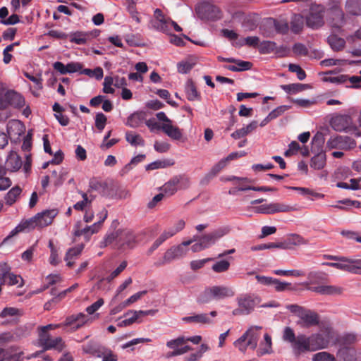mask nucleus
Returning a JSON list of instances; mask_svg holds the SVG:
<instances>
[{
    "label": "nucleus",
    "instance_id": "obj_26",
    "mask_svg": "<svg viewBox=\"0 0 361 361\" xmlns=\"http://www.w3.org/2000/svg\"><path fill=\"white\" fill-rule=\"evenodd\" d=\"M185 91L187 99L189 101H200L201 99V94L197 91V87L192 80H188L187 81Z\"/></svg>",
    "mask_w": 361,
    "mask_h": 361
},
{
    "label": "nucleus",
    "instance_id": "obj_56",
    "mask_svg": "<svg viewBox=\"0 0 361 361\" xmlns=\"http://www.w3.org/2000/svg\"><path fill=\"white\" fill-rule=\"evenodd\" d=\"M146 156L145 154H139L135 157H133L130 161L126 164L124 167V169L126 171V173L132 169V166H135L137 164L142 162L145 159Z\"/></svg>",
    "mask_w": 361,
    "mask_h": 361
},
{
    "label": "nucleus",
    "instance_id": "obj_1",
    "mask_svg": "<svg viewBox=\"0 0 361 361\" xmlns=\"http://www.w3.org/2000/svg\"><path fill=\"white\" fill-rule=\"evenodd\" d=\"M282 338L290 344L295 354L300 355L326 348L332 336L331 330L328 328L322 329L310 336L304 334H299L296 336L292 328L286 326L283 329Z\"/></svg>",
    "mask_w": 361,
    "mask_h": 361
},
{
    "label": "nucleus",
    "instance_id": "obj_44",
    "mask_svg": "<svg viewBox=\"0 0 361 361\" xmlns=\"http://www.w3.org/2000/svg\"><path fill=\"white\" fill-rule=\"evenodd\" d=\"M84 248V245L82 244L78 245L76 247L70 248L65 256V260L73 259L74 258H77L82 252Z\"/></svg>",
    "mask_w": 361,
    "mask_h": 361
},
{
    "label": "nucleus",
    "instance_id": "obj_49",
    "mask_svg": "<svg viewBox=\"0 0 361 361\" xmlns=\"http://www.w3.org/2000/svg\"><path fill=\"white\" fill-rule=\"evenodd\" d=\"M323 80L335 84H345L348 80V76L341 74L337 76L325 77L323 78Z\"/></svg>",
    "mask_w": 361,
    "mask_h": 361
},
{
    "label": "nucleus",
    "instance_id": "obj_51",
    "mask_svg": "<svg viewBox=\"0 0 361 361\" xmlns=\"http://www.w3.org/2000/svg\"><path fill=\"white\" fill-rule=\"evenodd\" d=\"M107 118L103 113H97L95 116V126L102 131L105 128Z\"/></svg>",
    "mask_w": 361,
    "mask_h": 361
},
{
    "label": "nucleus",
    "instance_id": "obj_28",
    "mask_svg": "<svg viewBox=\"0 0 361 361\" xmlns=\"http://www.w3.org/2000/svg\"><path fill=\"white\" fill-rule=\"evenodd\" d=\"M283 243L288 247L285 248V250H290L293 249L294 246L307 244V240L302 236L295 233L290 235L288 238L283 241Z\"/></svg>",
    "mask_w": 361,
    "mask_h": 361
},
{
    "label": "nucleus",
    "instance_id": "obj_27",
    "mask_svg": "<svg viewBox=\"0 0 361 361\" xmlns=\"http://www.w3.org/2000/svg\"><path fill=\"white\" fill-rule=\"evenodd\" d=\"M162 130L171 139L179 140L183 136L182 130L177 126L171 123H164L161 126Z\"/></svg>",
    "mask_w": 361,
    "mask_h": 361
},
{
    "label": "nucleus",
    "instance_id": "obj_4",
    "mask_svg": "<svg viewBox=\"0 0 361 361\" xmlns=\"http://www.w3.org/2000/svg\"><path fill=\"white\" fill-rule=\"evenodd\" d=\"M338 262H323L322 265L331 267L341 271H348L355 274H361V259L340 257Z\"/></svg>",
    "mask_w": 361,
    "mask_h": 361
},
{
    "label": "nucleus",
    "instance_id": "obj_25",
    "mask_svg": "<svg viewBox=\"0 0 361 361\" xmlns=\"http://www.w3.org/2000/svg\"><path fill=\"white\" fill-rule=\"evenodd\" d=\"M6 166L11 171H17L22 166L20 157L15 152H11L6 159Z\"/></svg>",
    "mask_w": 361,
    "mask_h": 361
},
{
    "label": "nucleus",
    "instance_id": "obj_38",
    "mask_svg": "<svg viewBox=\"0 0 361 361\" xmlns=\"http://www.w3.org/2000/svg\"><path fill=\"white\" fill-rule=\"evenodd\" d=\"M176 259L178 258L175 255L174 251L173 250V248L171 247L165 252L163 258L156 262L154 263V265L156 267H161L166 264L170 263L171 262Z\"/></svg>",
    "mask_w": 361,
    "mask_h": 361
},
{
    "label": "nucleus",
    "instance_id": "obj_58",
    "mask_svg": "<svg viewBox=\"0 0 361 361\" xmlns=\"http://www.w3.org/2000/svg\"><path fill=\"white\" fill-rule=\"evenodd\" d=\"M161 98L166 99V102L173 107L178 106L177 103L170 99V93L168 90L160 89L156 92Z\"/></svg>",
    "mask_w": 361,
    "mask_h": 361
},
{
    "label": "nucleus",
    "instance_id": "obj_6",
    "mask_svg": "<svg viewBox=\"0 0 361 361\" xmlns=\"http://www.w3.org/2000/svg\"><path fill=\"white\" fill-rule=\"evenodd\" d=\"M190 185V178L185 175H178L172 177L166 182L160 190L164 195L171 196L174 195L178 189H187Z\"/></svg>",
    "mask_w": 361,
    "mask_h": 361
},
{
    "label": "nucleus",
    "instance_id": "obj_8",
    "mask_svg": "<svg viewBox=\"0 0 361 361\" xmlns=\"http://www.w3.org/2000/svg\"><path fill=\"white\" fill-rule=\"evenodd\" d=\"M351 118L348 115H339L331 118V126L336 131H345L355 135L356 137L361 136L360 130L355 126H351Z\"/></svg>",
    "mask_w": 361,
    "mask_h": 361
},
{
    "label": "nucleus",
    "instance_id": "obj_57",
    "mask_svg": "<svg viewBox=\"0 0 361 361\" xmlns=\"http://www.w3.org/2000/svg\"><path fill=\"white\" fill-rule=\"evenodd\" d=\"M293 51L296 56H306L308 54L307 47L301 43H295L293 47Z\"/></svg>",
    "mask_w": 361,
    "mask_h": 361
},
{
    "label": "nucleus",
    "instance_id": "obj_60",
    "mask_svg": "<svg viewBox=\"0 0 361 361\" xmlns=\"http://www.w3.org/2000/svg\"><path fill=\"white\" fill-rule=\"evenodd\" d=\"M23 355V352H20L18 353H6L4 355V357L1 360L3 361H23V358L22 355Z\"/></svg>",
    "mask_w": 361,
    "mask_h": 361
},
{
    "label": "nucleus",
    "instance_id": "obj_9",
    "mask_svg": "<svg viewBox=\"0 0 361 361\" xmlns=\"http://www.w3.org/2000/svg\"><path fill=\"white\" fill-rule=\"evenodd\" d=\"M199 18L204 20L215 21L221 18L222 13L220 8L209 2L199 4L196 8Z\"/></svg>",
    "mask_w": 361,
    "mask_h": 361
},
{
    "label": "nucleus",
    "instance_id": "obj_46",
    "mask_svg": "<svg viewBox=\"0 0 361 361\" xmlns=\"http://www.w3.org/2000/svg\"><path fill=\"white\" fill-rule=\"evenodd\" d=\"M272 286H274L275 290L277 292H282L286 290H294V288L291 287L290 283L281 281L277 279H274Z\"/></svg>",
    "mask_w": 361,
    "mask_h": 361
},
{
    "label": "nucleus",
    "instance_id": "obj_52",
    "mask_svg": "<svg viewBox=\"0 0 361 361\" xmlns=\"http://www.w3.org/2000/svg\"><path fill=\"white\" fill-rule=\"evenodd\" d=\"M243 41V42L240 44V46L247 45L255 48L259 45V38L257 36L247 37Z\"/></svg>",
    "mask_w": 361,
    "mask_h": 361
},
{
    "label": "nucleus",
    "instance_id": "obj_39",
    "mask_svg": "<svg viewBox=\"0 0 361 361\" xmlns=\"http://www.w3.org/2000/svg\"><path fill=\"white\" fill-rule=\"evenodd\" d=\"M276 43L273 41H263L258 47L259 51L262 54L274 53L276 50Z\"/></svg>",
    "mask_w": 361,
    "mask_h": 361
},
{
    "label": "nucleus",
    "instance_id": "obj_5",
    "mask_svg": "<svg viewBox=\"0 0 361 361\" xmlns=\"http://www.w3.org/2000/svg\"><path fill=\"white\" fill-rule=\"evenodd\" d=\"M201 340L202 337L200 336H195L187 338L183 336H180L176 339L168 341L166 345L168 348L173 349V351L171 353V356H178L191 350L190 346L185 345L188 341H191L194 344H198Z\"/></svg>",
    "mask_w": 361,
    "mask_h": 361
},
{
    "label": "nucleus",
    "instance_id": "obj_29",
    "mask_svg": "<svg viewBox=\"0 0 361 361\" xmlns=\"http://www.w3.org/2000/svg\"><path fill=\"white\" fill-rule=\"evenodd\" d=\"M327 42L331 48L336 51H338L343 49L345 44V40L336 35H331L329 36L327 38Z\"/></svg>",
    "mask_w": 361,
    "mask_h": 361
},
{
    "label": "nucleus",
    "instance_id": "obj_13",
    "mask_svg": "<svg viewBox=\"0 0 361 361\" xmlns=\"http://www.w3.org/2000/svg\"><path fill=\"white\" fill-rule=\"evenodd\" d=\"M324 8L321 5L312 6L306 19V24L312 29H318L324 24Z\"/></svg>",
    "mask_w": 361,
    "mask_h": 361
},
{
    "label": "nucleus",
    "instance_id": "obj_20",
    "mask_svg": "<svg viewBox=\"0 0 361 361\" xmlns=\"http://www.w3.org/2000/svg\"><path fill=\"white\" fill-rule=\"evenodd\" d=\"M212 290L213 292V297L216 300L231 298L235 295V292L233 288L228 286H212Z\"/></svg>",
    "mask_w": 361,
    "mask_h": 361
},
{
    "label": "nucleus",
    "instance_id": "obj_7",
    "mask_svg": "<svg viewBox=\"0 0 361 361\" xmlns=\"http://www.w3.org/2000/svg\"><path fill=\"white\" fill-rule=\"evenodd\" d=\"M260 300L258 297L251 295H244L237 298L238 308L233 310V315H247L250 314L258 305Z\"/></svg>",
    "mask_w": 361,
    "mask_h": 361
},
{
    "label": "nucleus",
    "instance_id": "obj_16",
    "mask_svg": "<svg viewBox=\"0 0 361 361\" xmlns=\"http://www.w3.org/2000/svg\"><path fill=\"white\" fill-rule=\"evenodd\" d=\"M217 60L220 62H227V63H233L235 65H226L224 68L226 70L233 71V72H240L250 70L252 64L249 61H245L240 59H236L235 58H224L223 56H219L217 57Z\"/></svg>",
    "mask_w": 361,
    "mask_h": 361
},
{
    "label": "nucleus",
    "instance_id": "obj_2",
    "mask_svg": "<svg viewBox=\"0 0 361 361\" xmlns=\"http://www.w3.org/2000/svg\"><path fill=\"white\" fill-rule=\"evenodd\" d=\"M57 209H47L37 213L33 217L21 222L11 233V235L23 231L25 229L31 230L35 228H42L51 224L54 218L57 216Z\"/></svg>",
    "mask_w": 361,
    "mask_h": 361
},
{
    "label": "nucleus",
    "instance_id": "obj_54",
    "mask_svg": "<svg viewBox=\"0 0 361 361\" xmlns=\"http://www.w3.org/2000/svg\"><path fill=\"white\" fill-rule=\"evenodd\" d=\"M20 310L16 307H5L0 314V317L1 318H5L7 317H13L16 315H20Z\"/></svg>",
    "mask_w": 361,
    "mask_h": 361
},
{
    "label": "nucleus",
    "instance_id": "obj_22",
    "mask_svg": "<svg viewBox=\"0 0 361 361\" xmlns=\"http://www.w3.org/2000/svg\"><path fill=\"white\" fill-rule=\"evenodd\" d=\"M267 26L269 28H274L275 32L281 35H286L289 30V25L287 22L273 18L267 20Z\"/></svg>",
    "mask_w": 361,
    "mask_h": 361
},
{
    "label": "nucleus",
    "instance_id": "obj_15",
    "mask_svg": "<svg viewBox=\"0 0 361 361\" xmlns=\"http://www.w3.org/2000/svg\"><path fill=\"white\" fill-rule=\"evenodd\" d=\"M294 210L295 208L293 207L279 202L264 204L256 207L257 213L264 214H273L278 212H289Z\"/></svg>",
    "mask_w": 361,
    "mask_h": 361
},
{
    "label": "nucleus",
    "instance_id": "obj_50",
    "mask_svg": "<svg viewBox=\"0 0 361 361\" xmlns=\"http://www.w3.org/2000/svg\"><path fill=\"white\" fill-rule=\"evenodd\" d=\"M102 219L99 220V221L93 224L92 226H90V228L91 231L90 234H94L97 233L99 229L102 228L103 222L105 221V219L107 218L108 216V212L106 209H103L102 210Z\"/></svg>",
    "mask_w": 361,
    "mask_h": 361
},
{
    "label": "nucleus",
    "instance_id": "obj_42",
    "mask_svg": "<svg viewBox=\"0 0 361 361\" xmlns=\"http://www.w3.org/2000/svg\"><path fill=\"white\" fill-rule=\"evenodd\" d=\"M119 231L120 230H118L115 232L106 234L104 240L100 243V247H105L109 245H111L114 241L117 243V240L119 238Z\"/></svg>",
    "mask_w": 361,
    "mask_h": 361
},
{
    "label": "nucleus",
    "instance_id": "obj_10",
    "mask_svg": "<svg viewBox=\"0 0 361 361\" xmlns=\"http://www.w3.org/2000/svg\"><path fill=\"white\" fill-rule=\"evenodd\" d=\"M25 104L24 97L13 90H8L4 94H0V109H5L8 106L21 109Z\"/></svg>",
    "mask_w": 361,
    "mask_h": 361
},
{
    "label": "nucleus",
    "instance_id": "obj_45",
    "mask_svg": "<svg viewBox=\"0 0 361 361\" xmlns=\"http://www.w3.org/2000/svg\"><path fill=\"white\" fill-rule=\"evenodd\" d=\"M343 291V288L337 286H323L322 295H341Z\"/></svg>",
    "mask_w": 361,
    "mask_h": 361
},
{
    "label": "nucleus",
    "instance_id": "obj_30",
    "mask_svg": "<svg viewBox=\"0 0 361 361\" xmlns=\"http://www.w3.org/2000/svg\"><path fill=\"white\" fill-rule=\"evenodd\" d=\"M326 165V154L320 152L311 159L310 167L315 170H321Z\"/></svg>",
    "mask_w": 361,
    "mask_h": 361
},
{
    "label": "nucleus",
    "instance_id": "obj_18",
    "mask_svg": "<svg viewBox=\"0 0 361 361\" xmlns=\"http://www.w3.org/2000/svg\"><path fill=\"white\" fill-rule=\"evenodd\" d=\"M300 320L297 324L302 328H310L319 324V318L317 313L304 309L299 316Z\"/></svg>",
    "mask_w": 361,
    "mask_h": 361
},
{
    "label": "nucleus",
    "instance_id": "obj_43",
    "mask_svg": "<svg viewBox=\"0 0 361 361\" xmlns=\"http://www.w3.org/2000/svg\"><path fill=\"white\" fill-rule=\"evenodd\" d=\"M229 267L230 262L228 260L222 259L214 263L212 269L216 273H221L228 271Z\"/></svg>",
    "mask_w": 361,
    "mask_h": 361
},
{
    "label": "nucleus",
    "instance_id": "obj_24",
    "mask_svg": "<svg viewBox=\"0 0 361 361\" xmlns=\"http://www.w3.org/2000/svg\"><path fill=\"white\" fill-rule=\"evenodd\" d=\"M272 352L271 337L268 334H265L264 335V341L259 343V346L257 350V355L258 356H263L267 354H271Z\"/></svg>",
    "mask_w": 361,
    "mask_h": 361
},
{
    "label": "nucleus",
    "instance_id": "obj_35",
    "mask_svg": "<svg viewBox=\"0 0 361 361\" xmlns=\"http://www.w3.org/2000/svg\"><path fill=\"white\" fill-rule=\"evenodd\" d=\"M22 192V189L19 186H15L12 188L6 195L5 196V200L6 203L8 205H12L14 204L16 201V200L18 198Z\"/></svg>",
    "mask_w": 361,
    "mask_h": 361
},
{
    "label": "nucleus",
    "instance_id": "obj_40",
    "mask_svg": "<svg viewBox=\"0 0 361 361\" xmlns=\"http://www.w3.org/2000/svg\"><path fill=\"white\" fill-rule=\"evenodd\" d=\"M89 184L91 190L98 191L102 195H105V190L107 188V183L106 182L92 178L90 180Z\"/></svg>",
    "mask_w": 361,
    "mask_h": 361
},
{
    "label": "nucleus",
    "instance_id": "obj_23",
    "mask_svg": "<svg viewBox=\"0 0 361 361\" xmlns=\"http://www.w3.org/2000/svg\"><path fill=\"white\" fill-rule=\"evenodd\" d=\"M187 323H194L200 324H211L213 323L212 319L207 314H197L192 316L185 317L182 319Z\"/></svg>",
    "mask_w": 361,
    "mask_h": 361
},
{
    "label": "nucleus",
    "instance_id": "obj_34",
    "mask_svg": "<svg viewBox=\"0 0 361 361\" xmlns=\"http://www.w3.org/2000/svg\"><path fill=\"white\" fill-rule=\"evenodd\" d=\"M310 85L307 84L301 83H293L289 85H282L281 88L286 93H297L304 91L306 89L310 88Z\"/></svg>",
    "mask_w": 361,
    "mask_h": 361
},
{
    "label": "nucleus",
    "instance_id": "obj_33",
    "mask_svg": "<svg viewBox=\"0 0 361 361\" xmlns=\"http://www.w3.org/2000/svg\"><path fill=\"white\" fill-rule=\"evenodd\" d=\"M126 140L133 146H142L145 145V140L139 134H136L132 131H127L126 133Z\"/></svg>",
    "mask_w": 361,
    "mask_h": 361
},
{
    "label": "nucleus",
    "instance_id": "obj_31",
    "mask_svg": "<svg viewBox=\"0 0 361 361\" xmlns=\"http://www.w3.org/2000/svg\"><path fill=\"white\" fill-rule=\"evenodd\" d=\"M145 119V114L142 112H135L131 114L127 119L126 125L131 128H137Z\"/></svg>",
    "mask_w": 361,
    "mask_h": 361
},
{
    "label": "nucleus",
    "instance_id": "obj_32",
    "mask_svg": "<svg viewBox=\"0 0 361 361\" xmlns=\"http://www.w3.org/2000/svg\"><path fill=\"white\" fill-rule=\"evenodd\" d=\"M195 241H196V240L194 238L187 241H184L177 246L172 247L176 257L178 259L184 257L188 252V246Z\"/></svg>",
    "mask_w": 361,
    "mask_h": 361
},
{
    "label": "nucleus",
    "instance_id": "obj_64",
    "mask_svg": "<svg viewBox=\"0 0 361 361\" xmlns=\"http://www.w3.org/2000/svg\"><path fill=\"white\" fill-rule=\"evenodd\" d=\"M104 300L102 298H99L95 302H94L91 305L88 306L86 308V312L89 314H92L96 311H97L104 305Z\"/></svg>",
    "mask_w": 361,
    "mask_h": 361
},
{
    "label": "nucleus",
    "instance_id": "obj_61",
    "mask_svg": "<svg viewBox=\"0 0 361 361\" xmlns=\"http://www.w3.org/2000/svg\"><path fill=\"white\" fill-rule=\"evenodd\" d=\"M126 10L129 13L130 17L134 19L137 23H140L141 22L139 13L136 9V4L127 5Z\"/></svg>",
    "mask_w": 361,
    "mask_h": 361
},
{
    "label": "nucleus",
    "instance_id": "obj_11",
    "mask_svg": "<svg viewBox=\"0 0 361 361\" xmlns=\"http://www.w3.org/2000/svg\"><path fill=\"white\" fill-rule=\"evenodd\" d=\"M38 342L44 350L55 349L61 352L66 346L61 337L52 338L48 332H39Z\"/></svg>",
    "mask_w": 361,
    "mask_h": 361
},
{
    "label": "nucleus",
    "instance_id": "obj_17",
    "mask_svg": "<svg viewBox=\"0 0 361 361\" xmlns=\"http://www.w3.org/2000/svg\"><path fill=\"white\" fill-rule=\"evenodd\" d=\"M135 235L130 229L120 230L116 247L119 250L133 248L135 245Z\"/></svg>",
    "mask_w": 361,
    "mask_h": 361
},
{
    "label": "nucleus",
    "instance_id": "obj_3",
    "mask_svg": "<svg viewBox=\"0 0 361 361\" xmlns=\"http://www.w3.org/2000/svg\"><path fill=\"white\" fill-rule=\"evenodd\" d=\"M261 329V326H251L233 343V345L242 353H245L247 348L255 349L260 337Z\"/></svg>",
    "mask_w": 361,
    "mask_h": 361
},
{
    "label": "nucleus",
    "instance_id": "obj_21",
    "mask_svg": "<svg viewBox=\"0 0 361 361\" xmlns=\"http://www.w3.org/2000/svg\"><path fill=\"white\" fill-rule=\"evenodd\" d=\"M226 160L224 159H221L218 163L212 166L209 173H207L201 180L200 183L202 185L208 184L212 179H213L226 166Z\"/></svg>",
    "mask_w": 361,
    "mask_h": 361
},
{
    "label": "nucleus",
    "instance_id": "obj_53",
    "mask_svg": "<svg viewBox=\"0 0 361 361\" xmlns=\"http://www.w3.org/2000/svg\"><path fill=\"white\" fill-rule=\"evenodd\" d=\"M274 273L276 275L279 276H301L304 274L302 271L300 270H281V269H277L274 270Z\"/></svg>",
    "mask_w": 361,
    "mask_h": 361
},
{
    "label": "nucleus",
    "instance_id": "obj_37",
    "mask_svg": "<svg viewBox=\"0 0 361 361\" xmlns=\"http://www.w3.org/2000/svg\"><path fill=\"white\" fill-rule=\"evenodd\" d=\"M23 124L18 120H13L7 124V133L9 136L20 135L22 133Z\"/></svg>",
    "mask_w": 361,
    "mask_h": 361
},
{
    "label": "nucleus",
    "instance_id": "obj_48",
    "mask_svg": "<svg viewBox=\"0 0 361 361\" xmlns=\"http://www.w3.org/2000/svg\"><path fill=\"white\" fill-rule=\"evenodd\" d=\"M313 361H336L335 357L328 352L322 351L313 355Z\"/></svg>",
    "mask_w": 361,
    "mask_h": 361
},
{
    "label": "nucleus",
    "instance_id": "obj_41",
    "mask_svg": "<svg viewBox=\"0 0 361 361\" xmlns=\"http://www.w3.org/2000/svg\"><path fill=\"white\" fill-rule=\"evenodd\" d=\"M212 300H214V298L213 297V292L212 287H209L200 294L197 298V302L205 304L209 302Z\"/></svg>",
    "mask_w": 361,
    "mask_h": 361
},
{
    "label": "nucleus",
    "instance_id": "obj_12",
    "mask_svg": "<svg viewBox=\"0 0 361 361\" xmlns=\"http://www.w3.org/2000/svg\"><path fill=\"white\" fill-rule=\"evenodd\" d=\"M229 232V227L224 226L219 228L211 233L204 234L201 237L194 236L192 239L195 238L196 240L199 239L203 245V247L207 249L214 245L218 240L227 235Z\"/></svg>",
    "mask_w": 361,
    "mask_h": 361
},
{
    "label": "nucleus",
    "instance_id": "obj_55",
    "mask_svg": "<svg viewBox=\"0 0 361 361\" xmlns=\"http://www.w3.org/2000/svg\"><path fill=\"white\" fill-rule=\"evenodd\" d=\"M5 279L6 281H3L2 283H7L10 286L17 285L19 283L20 281H23L20 276L16 275L11 272L8 274Z\"/></svg>",
    "mask_w": 361,
    "mask_h": 361
},
{
    "label": "nucleus",
    "instance_id": "obj_62",
    "mask_svg": "<svg viewBox=\"0 0 361 361\" xmlns=\"http://www.w3.org/2000/svg\"><path fill=\"white\" fill-rule=\"evenodd\" d=\"M127 267V262L123 261L120 265L113 271L111 274L108 276L107 280L109 281L113 280L114 278L118 276Z\"/></svg>",
    "mask_w": 361,
    "mask_h": 361
},
{
    "label": "nucleus",
    "instance_id": "obj_47",
    "mask_svg": "<svg viewBox=\"0 0 361 361\" xmlns=\"http://www.w3.org/2000/svg\"><path fill=\"white\" fill-rule=\"evenodd\" d=\"M290 189L298 191L302 195H312V196L315 197L316 198H319V199L323 198L324 197V195L323 194L314 192L313 190H312L309 188H307L290 187Z\"/></svg>",
    "mask_w": 361,
    "mask_h": 361
},
{
    "label": "nucleus",
    "instance_id": "obj_63",
    "mask_svg": "<svg viewBox=\"0 0 361 361\" xmlns=\"http://www.w3.org/2000/svg\"><path fill=\"white\" fill-rule=\"evenodd\" d=\"M193 65L188 61H181L178 63L177 68L180 73L185 74L190 71Z\"/></svg>",
    "mask_w": 361,
    "mask_h": 361
},
{
    "label": "nucleus",
    "instance_id": "obj_36",
    "mask_svg": "<svg viewBox=\"0 0 361 361\" xmlns=\"http://www.w3.org/2000/svg\"><path fill=\"white\" fill-rule=\"evenodd\" d=\"M345 6L349 13L361 16V0H348Z\"/></svg>",
    "mask_w": 361,
    "mask_h": 361
},
{
    "label": "nucleus",
    "instance_id": "obj_14",
    "mask_svg": "<svg viewBox=\"0 0 361 361\" xmlns=\"http://www.w3.org/2000/svg\"><path fill=\"white\" fill-rule=\"evenodd\" d=\"M356 142L348 136L336 135L331 137L326 142L329 149H350L354 148Z\"/></svg>",
    "mask_w": 361,
    "mask_h": 361
},
{
    "label": "nucleus",
    "instance_id": "obj_19",
    "mask_svg": "<svg viewBox=\"0 0 361 361\" xmlns=\"http://www.w3.org/2000/svg\"><path fill=\"white\" fill-rule=\"evenodd\" d=\"M106 347L94 340H90L82 345L84 353L101 357Z\"/></svg>",
    "mask_w": 361,
    "mask_h": 361
},
{
    "label": "nucleus",
    "instance_id": "obj_59",
    "mask_svg": "<svg viewBox=\"0 0 361 361\" xmlns=\"http://www.w3.org/2000/svg\"><path fill=\"white\" fill-rule=\"evenodd\" d=\"M101 357L103 358L102 361H118V356L106 347L103 350Z\"/></svg>",
    "mask_w": 361,
    "mask_h": 361
}]
</instances>
